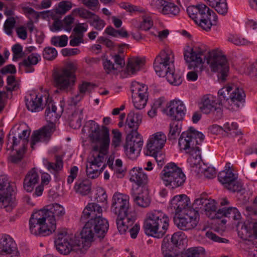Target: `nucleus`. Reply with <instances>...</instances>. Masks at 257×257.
Returning a JSON list of instances; mask_svg holds the SVG:
<instances>
[{"instance_id":"09e8293b","label":"nucleus","mask_w":257,"mask_h":257,"mask_svg":"<svg viewBox=\"0 0 257 257\" xmlns=\"http://www.w3.org/2000/svg\"><path fill=\"white\" fill-rule=\"evenodd\" d=\"M73 7L72 3L70 1H63L58 4L56 9V13L60 15H64Z\"/></svg>"},{"instance_id":"c85d7f7f","label":"nucleus","mask_w":257,"mask_h":257,"mask_svg":"<svg viewBox=\"0 0 257 257\" xmlns=\"http://www.w3.org/2000/svg\"><path fill=\"white\" fill-rule=\"evenodd\" d=\"M138 193H133L134 201L139 206L147 207L149 206L151 200L149 195L148 190L146 187H138Z\"/></svg>"},{"instance_id":"8fccbe9b","label":"nucleus","mask_w":257,"mask_h":257,"mask_svg":"<svg viewBox=\"0 0 257 257\" xmlns=\"http://www.w3.org/2000/svg\"><path fill=\"white\" fill-rule=\"evenodd\" d=\"M72 14L74 16H78L79 17L84 19H90L92 18L93 16H95L94 13L82 8L74 9L72 12Z\"/></svg>"},{"instance_id":"7c9ffc66","label":"nucleus","mask_w":257,"mask_h":257,"mask_svg":"<svg viewBox=\"0 0 257 257\" xmlns=\"http://www.w3.org/2000/svg\"><path fill=\"white\" fill-rule=\"evenodd\" d=\"M216 99L213 95L208 94L201 98L199 103V108L204 113L208 114L214 110H216Z\"/></svg>"},{"instance_id":"423d86ee","label":"nucleus","mask_w":257,"mask_h":257,"mask_svg":"<svg viewBox=\"0 0 257 257\" xmlns=\"http://www.w3.org/2000/svg\"><path fill=\"white\" fill-rule=\"evenodd\" d=\"M168 216L160 210H153L147 214L144 228L148 235L157 238L162 237L169 226Z\"/></svg>"},{"instance_id":"13d9d810","label":"nucleus","mask_w":257,"mask_h":257,"mask_svg":"<svg viewBox=\"0 0 257 257\" xmlns=\"http://www.w3.org/2000/svg\"><path fill=\"white\" fill-rule=\"evenodd\" d=\"M153 25V22L151 18L149 16H144L138 28L142 30L148 31Z\"/></svg>"},{"instance_id":"f704fd0d","label":"nucleus","mask_w":257,"mask_h":257,"mask_svg":"<svg viewBox=\"0 0 257 257\" xmlns=\"http://www.w3.org/2000/svg\"><path fill=\"white\" fill-rule=\"evenodd\" d=\"M216 218L226 217L234 220H238L241 218V214L238 210L234 207L223 208L219 209L215 213Z\"/></svg>"},{"instance_id":"ddd939ff","label":"nucleus","mask_w":257,"mask_h":257,"mask_svg":"<svg viewBox=\"0 0 257 257\" xmlns=\"http://www.w3.org/2000/svg\"><path fill=\"white\" fill-rule=\"evenodd\" d=\"M174 61V55L171 51H161L154 62L157 74L160 77L164 76L169 71L173 70Z\"/></svg>"},{"instance_id":"473e14b6","label":"nucleus","mask_w":257,"mask_h":257,"mask_svg":"<svg viewBox=\"0 0 257 257\" xmlns=\"http://www.w3.org/2000/svg\"><path fill=\"white\" fill-rule=\"evenodd\" d=\"M130 181L134 182L139 186L145 185L148 182V176L142 168L135 167L130 172Z\"/></svg>"},{"instance_id":"0e129e2a","label":"nucleus","mask_w":257,"mask_h":257,"mask_svg":"<svg viewBox=\"0 0 257 257\" xmlns=\"http://www.w3.org/2000/svg\"><path fill=\"white\" fill-rule=\"evenodd\" d=\"M147 155L154 157L159 167H162L164 164L165 156V155L162 153L161 150L157 151V152H156L154 154Z\"/></svg>"},{"instance_id":"2eb2a0df","label":"nucleus","mask_w":257,"mask_h":257,"mask_svg":"<svg viewBox=\"0 0 257 257\" xmlns=\"http://www.w3.org/2000/svg\"><path fill=\"white\" fill-rule=\"evenodd\" d=\"M198 211L191 209L183 213H180L174 218L176 226L181 230H187L195 227L198 222Z\"/></svg>"},{"instance_id":"a211bd4d","label":"nucleus","mask_w":257,"mask_h":257,"mask_svg":"<svg viewBox=\"0 0 257 257\" xmlns=\"http://www.w3.org/2000/svg\"><path fill=\"white\" fill-rule=\"evenodd\" d=\"M131 91L135 107L137 109L144 108L148 99L147 86L137 82H133Z\"/></svg>"},{"instance_id":"f03ea898","label":"nucleus","mask_w":257,"mask_h":257,"mask_svg":"<svg viewBox=\"0 0 257 257\" xmlns=\"http://www.w3.org/2000/svg\"><path fill=\"white\" fill-rule=\"evenodd\" d=\"M102 207L95 203H89L84 208L81 217V220L91 217L88 220L81 233V239L83 241V246L89 248L95 236L103 237L108 229L107 220L100 216Z\"/></svg>"},{"instance_id":"e433bc0d","label":"nucleus","mask_w":257,"mask_h":257,"mask_svg":"<svg viewBox=\"0 0 257 257\" xmlns=\"http://www.w3.org/2000/svg\"><path fill=\"white\" fill-rule=\"evenodd\" d=\"M31 131L30 129L23 130L21 133H19L18 136L13 137V149L18 145L17 140H19V143H22V149H25L28 143V138L30 136Z\"/></svg>"},{"instance_id":"0eeeda50","label":"nucleus","mask_w":257,"mask_h":257,"mask_svg":"<svg viewBox=\"0 0 257 257\" xmlns=\"http://www.w3.org/2000/svg\"><path fill=\"white\" fill-rule=\"evenodd\" d=\"M218 94L219 104L233 111L238 110L245 101L244 90L234 85L223 87L218 91Z\"/></svg>"},{"instance_id":"412c9836","label":"nucleus","mask_w":257,"mask_h":257,"mask_svg":"<svg viewBox=\"0 0 257 257\" xmlns=\"http://www.w3.org/2000/svg\"><path fill=\"white\" fill-rule=\"evenodd\" d=\"M107 153L99 152L97 147L94 148L91 152V155L88 158L86 168L92 170H101L102 172L106 164L104 163L107 158Z\"/></svg>"},{"instance_id":"a19ab883","label":"nucleus","mask_w":257,"mask_h":257,"mask_svg":"<svg viewBox=\"0 0 257 257\" xmlns=\"http://www.w3.org/2000/svg\"><path fill=\"white\" fill-rule=\"evenodd\" d=\"M164 76H166L168 82L172 85L179 86L182 82V76L175 71L174 66L173 70H170Z\"/></svg>"},{"instance_id":"9d476101","label":"nucleus","mask_w":257,"mask_h":257,"mask_svg":"<svg viewBox=\"0 0 257 257\" xmlns=\"http://www.w3.org/2000/svg\"><path fill=\"white\" fill-rule=\"evenodd\" d=\"M160 177L163 184L171 189L182 186L186 180L182 169L174 163L167 164L161 171Z\"/></svg>"},{"instance_id":"ea45409f","label":"nucleus","mask_w":257,"mask_h":257,"mask_svg":"<svg viewBox=\"0 0 257 257\" xmlns=\"http://www.w3.org/2000/svg\"><path fill=\"white\" fill-rule=\"evenodd\" d=\"M74 189L77 193L83 196L86 195L90 192L91 183L88 179L78 181L75 184Z\"/></svg>"},{"instance_id":"3c124183","label":"nucleus","mask_w":257,"mask_h":257,"mask_svg":"<svg viewBox=\"0 0 257 257\" xmlns=\"http://www.w3.org/2000/svg\"><path fill=\"white\" fill-rule=\"evenodd\" d=\"M68 39V37L65 35L53 37L51 39V44L56 47H63L67 45Z\"/></svg>"},{"instance_id":"72a5a7b5","label":"nucleus","mask_w":257,"mask_h":257,"mask_svg":"<svg viewBox=\"0 0 257 257\" xmlns=\"http://www.w3.org/2000/svg\"><path fill=\"white\" fill-rule=\"evenodd\" d=\"M145 59L139 57H132L128 59L126 68L128 74L133 75L139 71L145 64Z\"/></svg>"},{"instance_id":"052dcab7","label":"nucleus","mask_w":257,"mask_h":257,"mask_svg":"<svg viewBox=\"0 0 257 257\" xmlns=\"http://www.w3.org/2000/svg\"><path fill=\"white\" fill-rule=\"evenodd\" d=\"M213 8L219 14L222 15H226L228 11V6L226 0L221 1L219 3H218Z\"/></svg>"},{"instance_id":"2f4dec72","label":"nucleus","mask_w":257,"mask_h":257,"mask_svg":"<svg viewBox=\"0 0 257 257\" xmlns=\"http://www.w3.org/2000/svg\"><path fill=\"white\" fill-rule=\"evenodd\" d=\"M39 180V176L35 168L28 172L24 180V188L28 192L33 191L35 185Z\"/></svg>"},{"instance_id":"69168bd1","label":"nucleus","mask_w":257,"mask_h":257,"mask_svg":"<svg viewBox=\"0 0 257 257\" xmlns=\"http://www.w3.org/2000/svg\"><path fill=\"white\" fill-rule=\"evenodd\" d=\"M184 238V234L182 231H178L174 233L171 238V242L173 244L177 245L180 244L182 240Z\"/></svg>"},{"instance_id":"1a4fd4ad","label":"nucleus","mask_w":257,"mask_h":257,"mask_svg":"<svg viewBox=\"0 0 257 257\" xmlns=\"http://www.w3.org/2000/svg\"><path fill=\"white\" fill-rule=\"evenodd\" d=\"M55 243L57 250L64 255L69 254L73 251L83 252L88 249L83 246V241L81 237L66 231L58 233Z\"/></svg>"},{"instance_id":"864d4df0","label":"nucleus","mask_w":257,"mask_h":257,"mask_svg":"<svg viewBox=\"0 0 257 257\" xmlns=\"http://www.w3.org/2000/svg\"><path fill=\"white\" fill-rule=\"evenodd\" d=\"M200 9H198V5L191 6L187 8V12L189 16L197 24L199 25L198 19H197V12H199ZM203 10H201L202 12ZM205 11V9H204Z\"/></svg>"},{"instance_id":"de8ad7c7","label":"nucleus","mask_w":257,"mask_h":257,"mask_svg":"<svg viewBox=\"0 0 257 257\" xmlns=\"http://www.w3.org/2000/svg\"><path fill=\"white\" fill-rule=\"evenodd\" d=\"M204 249L202 247H193L188 248L181 254V257H199L204 254Z\"/></svg>"},{"instance_id":"f257e3e1","label":"nucleus","mask_w":257,"mask_h":257,"mask_svg":"<svg viewBox=\"0 0 257 257\" xmlns=\"http://www.w3.org/2000/svg\"><path fill=\"white\" fill-rule=\"evenodd\" d=\"M184 59L189 64V69L202 67L206 59L211 71L217 74L218 79L224 82L228 75L229 66L222 51L214 49L209 52L205 45H196L184 53Z\"/></svg>"},{"instance_id":"39448f33","label":"nucleus","mask_w":257,"mask_h":257,"mask_svg":"<svg viewBox=\"0 0 257 257\" xmlns=\"http://www.w3.org/2000/svg\"><path fill=\"white\" fill-rule=\"evenodd\" d=\"M46 106L45 118L47 121L52 123L56 121L60 116L57 112V108L48 95L42 96L34 93L26 98V106L32 112H38L43 109L44 105Z\"/></svg>"},{"instance_id":"20e7f679","label":"nucleus","mask_w":257,"mask_h":257,"mask_svg":"<svg viewBox=\"0 0 257 257\" xmlns=\"http://www.w3.org/2000/svg\"><path fill=\"white\" fill-rule=\"evenodd\" d=\"M142 119L141 114L131 111L127 114L126 120V124L133 130L126 136L124 149L127 156L133 160L139 156L143 145L142 137L137 132Z\"/></svg>"},{"instance_id":"4be33fe9","label":"nucleus","mask_w":257,"mask_h":257,"mask_svg":"<svg viewBox=\"0 0 257 257\" xmlns=\"http://www.w3.org/2000/svg\"><path fill=\"white\" fill-rule=\"evenodd\" d=\"M166 136L162 132H157L150 136L147 145V154H154L161 151L166 142Z\"/></svg>"},{"instance_id":"f3484780","label":"nucleus","mask_w":257,"mask_h":257,"mask_svg":"<svg viewBox=\"0 0 257 257\" xmlns=\"http://www.w3.org/2000/svg\"><path fill=\"white\" fill-rule=\"evenodd\" d=\"M218 180L227 189L231 192H240L243 190L242 184L237 180V175L230 169L220 172Z\"/></svg>"},{"instance_id":"f8f14e48","label":"nucleus","mask_w":257,"mask_h":257,"mask_svg":"<svg viewBox=\"0 0 257 257\" xmlns=\"http://www.w3.org/2000/svg\"><path fill=\"white\" fill-rule=\"evenodd\" d=\"M47 214L39 210L33 213L30 220V230L35 235L46 236L51 234L56 229V226L48 222Z\"/></svg>"},{"instance_id":"dca6fc26","label":"nucleus","mask_w":257,"mask_h":257,"mask_svg":"<svg viewBox=\"0 0 257 257\" xmlns=\"http://www.w3.org/2000/svg\"><path fill=\"white\" fill-rule=\"evenodd\" d=\"M110 210L112 212L119 216H125L126 214L134 213L130 207L129 196L120 193H115L113 194Z\"/></svg>"},{"instance_id":"5fc2aeb1","label":"nucleus","mask_w":257,"mask_h":257,"mask_svg":"<svg viewBox=\"0 0 257 257\" xmlns=\"http://www.w3.org/2000/svg\"><path fill=\"white\" fill-rule=\"evenodd\" d=\"M93 18L92 20L89 22L91 26L93 27L97 30L100 31L102 30L105 25L104 20L101 19L100 17L95 14L93 16Z\"/></svg>"},{"instance_id":"774afa93","label":"nucleus","mask_w":257,"mask_h":257,"mask_svg":"<svg viewBox=\"0 0 257 257\" xmlns=\"http://www.w3.org/2000/svg\"><path fill=\"white\" fill-rule=\"evenodd\" d=\"M94 85L90 82L84 81L78 86L79 91L83 95L87 92H91L93 88Z\"/></svg>"},{"instance_id":"49530a36","label":"nucleus","mask_w":257,"mask_h":257,"mask_svg":"<svg viewBox=\"0 0 257 257\" xmlns=\"http://www.w3.org/2000/svg\"><path fill=\"white\" fill-rule=\"evenodd\" d=\"M173 246L168 240L164 239L162 244V251L164 257H178V254L173 251Z\"/></svg>"},{"instance_id":"e2e57ef3","label":"nucleus","mask_w":257,"mask_h":257,"mask_svg":"<svg viewBox=\"0 0 257 257\" xmlns=\"http://www.w3.org/2000/svg\"><path fill=\"white\" fill-rule=\"evenodd\" d=\"M200 171L207 179H213L216 175V172L214 168L212 167H208L206 168H200Z\"/></svg>"},{"instance_id":"603ef678","label":"nucleus","mask_w":257,"mask_h":257,"mask_svg":"<svg viewBox=\"0 0 257 257\" xmlns=\"http://www.w3.org/2000/svg\"><path fill=\"white\" fill-rule=\"evenodd\" d=\"M43 56L46 60H53L57 57V51L54 48L48 47L44 49Z\"/></svg>"},{"instance_id":"680f3d73","label":"nucleus","mask_w":257,"mask_h":257,"mask_svg":"<svg viewBox=\"0 0 257 257\" xmlns=\"http://www.w3.org/2000/svg\"><path fill=\"white\" fill-rule=\"evenodd\" d=\"M228 40L236 45H246L250 43L247 39L236 35L231 36Z\"/></svg>"},{"instance_id":"b1692460","label":"nucleus","mask_w":257,"mask_h":257,"mask_svg":"<svg viewBox=\"0 0 257 257\" xmlns=\"http://www.w3.org/2000/svg\"><path fill=\"white\" fill-rule=\"evenodd\" d=\"M190 200L188 197L184 194L176 195L171 200V208L175 210L176 215L183 213L191 209H194L189 205Z\"/></svg>"},{"instance_id":"338daca9","label":"nucleus","mask_w":257,"mask_h":257,"mask_svg":"<svg viewBox=\"0 0 257 257\" xmlns=\"http://www.w3.org/2000/svg\"><path fill=\"white\" fill-rule=\"evenodd\" d=\"M103 65L104 69L107 74L118 70L117 68H115L114 64L113 63L112 61L107 59L103 60Z\"/></svg>"},{"instance_id":"c03bdc74","label":"nucleus","mask_w":257,"mask_h":257,"mask_svg":"<svg viewBox=\"0 0 257 257\" xmlns=\"http://www.w3.org/2000/svg\"><path fill=\"white\" fill-rule=\"evenodd\" d=\"M216 205L214 200L207 199L203 211L205 214L211 219L216 218L215 213Z\"/></svg>"},{"instance_id":"6ab92c4d","label":"nucleus","mask_w":257,"mask_h":257,"mask_svg":"<svg viewBox=\"0 0 257 257\" xmlns=\"http://www.w3.org/2000/svg\"><path fill=\"white\" fill-rule=\"evenodd\" d=\"M198 8L200 10L205 9V11L197 12L199 26L203 30L208 31L212 25H216L217 16L213 11L204 4L198 5Z\"/></svg>"},{"instance_id":"7ed1b4c3","label":"nucleus","mask_w":257,"mask_h":257,"mask_svg":"<svg viewBox=\"0 0 257 257\" xmlns=\"http://www.w3.org/2000/svg\"><path fill=\"white\" fill-rule=\"evenodd\" d=\"M204 139V135L193 127L183 132L179 139L180 151L189 156L188 160L192 165H197L201 160L199 146Z\"/></svg>"},{"instance_id":"393cba45","label":"nucleus","mask_w":257,"mask_h":257,"mask_svg":"<svg viewBox=\"0 0 257 257\" xmlns=\"http://www.w3.org/2000/svg\"><path fill=\"white\" fill-rule=\"evenodd\" d=\"M50 125L44 126L42 128L33 132L31 136V147L35 149V145L39 142L48 141L54 131L53 122Z\"/></svg>"},{"instance_id":"4d7b16f0","label":"nucleus","mask_w":257,"mask_h":257,"mask_svg":"<svg viewBox=\"0 0 257 257\" xmlns=\"http://www.w3.org/2000/svg\"><path fill=\"white\" fill-rule=\"evenodd\" d=\"M113 170H114L117 177L121 178L124 176L125 169V168L123 167L122 162L120 159H117L115 160Z\"/></svg>"},{"instance_id":"c756f323","label":"nucleus","mask_w":257,"mask_h":257,"mask_svg":"<svg viewBox=\"0 0 257 257\" xmlns=\"http://www.w3.org/2000/svg\"><path fill=\"white\" fill-rule=\"evenodd\" d=\"M136 219L135 213L126 214L125 216H117L116 223L117 229L121 234L126 232Z\"/></svg>"},{"instance_id":"79ce46f5","label":"nucleus","mask_w":257,"mask_h":257,"mask_svg":"<svg viewBox=\"0 0 257 257\" xmlns=\"http://www.w3.org/2000/svg\"><path fill=\"white\" fill-rule=\"evenodd\" d=\"M83 109H77L71 116L70 119V125L74 129L79 128L83 118Z\"/></svg>"},{"instance_id":"c9c22d12","label":"nucleus","mask_w":257,"mask_h":257,"mask_svg":"<svg viewBox=\"0 0 257 257\" xmlns=\"http://www.w3.org/2000/svg\"><path fill=\"white\" fill-rule=\"evenodd\" d=\"M41 60V56L37 53H32L29 55L28 57L23 60V61L20 63V66H24L26 68L25 71L26 72H32L34 71V69L32 67V66L36 65Z\"/></svg>"},{"instance_id":"6e6552de","label":"nucleus","mask_w":257,"mask_h":257,"mask_svg":"<svg viewBox=\"0 0 257 257\" xmlns=\"http://www.w3.org/2000/svg\"><path fill=\"white\" fill-rule=\"evenodd\" d=\"M75 62H69L66 66L53 73V85L61 91H68L73 88L76 81L77 69Z\"/></svg>"},{"instance_id":"bf43d9fd","label":"nucleus","mask_w":257,"mask_h":257,"mask_svg":"<svg viewBox=\"0 0 257 257\" xmlns=\"http://www.w3.org/2000/svg\"><path fill=\"white\" fill-rule=\"evenodd\" d=\"M207 200V199L204 196L201 195L194 200L193 206L195 208V210L197 209L200 210V211H203Z\"/></svg>"},{"instance_id":"5701e85b","label":"nucleus","mask_w":257,"mask_h":257,"mask_svg":"<svg viewBox=\"0 0 257 257\" xmlns=\"http://www.w3.org/2000/svg\"><path fill=\"white\" fill-rule=\"evenodd\" d=\"M166 111L167 115L172 119L180 121L184 117L186 108L182 101L174 100L170 101Z\"/></svg>"},{"instance_id":"a878e982","label":"nucleus","mask_w":257,"mask_h":257,"mask_svg":"<svg viewBox=\"0 0 257 257\" xmlns=\"http://www.w3.org/2000/svg\"><path fill=\"white\" fill-rule=\"evenodd\" d=\"M237 229L240 237L246 240L253 233H257V222L248 219L243 222H238Z\"/></svg>"},{"instance_id":"9b49d317","label":"nucleus","mask_w":257,"mask_h":257,"mask_svg":"<svg viewBox=\"0 0 257 257\" xmlns=\"http://www.w3.org/2000/svg\"><path fill=\"white\" fill-rule=\"evenodd\" d=\"M87 125L89 128V138L90 140L93 143L99 144V146H93L92 149L97 147L99 152L108 153L110 143L108 129L104 126L100 127L99 125L93 120L88 121Z\"/></svg>"},{"instance_id":"bb28decb","label":"nucleus","mask_w":257,"mask_h":257,"mask_svg":"<svg viewBox=\"0 0 257 257\" xmlns=\"http://www.w3.org/2000/svg\"><path fill=\"white\" fill-rule=\"evenodd\" d=\"M47 214L46 217L48 222L56 226V217L59 218L63 216L65 213V209L63 207L57 203H54L47 205L45 208L41 210Z\"/></svg>"},{"instance_id":"37998d69","label":"nucleus","mask_w":257,"mask_h":257,"mask_svg":"<svg viewBox=\"0 0 257 257\" xmlns=\"http://www.w3.org/2000/svg\"><path fill=\"white\" fill-rule=\"evenodd\" d=\"M181 130V122L178 121H173L170 124L169 132L168 135L169 140H175L179 136Z\"/></svg>"},{"instance_id":"4c0bfd02","label":"nucleus","mask_w":257,"mask_h":257,"mask_svg":"<svg viewBox=\"0 0 257 257\" xmlns=\"http://www.w3.org/2000/svg\"><path fill=\"white\" fill-rule=\"evenodd\" d=\"M180 12V9L178 6L170 1H165L161 14L169 17H175L177 16Z\"/></svg>"},{"instance_id":"a18cd8bd","label":"nucleus","mask_w":257,"mask_h":257,"mask_svg":"<svg viewBox=\"0 0 257 257\" xmlns=\"http://www.w3.org/2000/svg\"><path fill=\"white\" fill-rule=\"evenodd\" d=\"M223 131L233 137L242 135V133L238 130L237 124L235 122H226L223 125Z\"/></svg>"},{"instance_id":"6e6d98bb","label":"nucleus","mask_w":257,"mask_h":257,"mask_svg":"<svg viewBox=\"0 0 257 257\" xmlns=\"http://www.w3.org/2000/svg\"><path fill=\"white\" fill-rule=\"evenodd\" d=\"M16 20L14 17H9L4 25V30L8 35H11L13 32V30L16 24Z\"/></svg>"},{"instance_id":"4468645a","label":"nucleus","mask_w":257,"mask_h":257,"mask_svg":"<svg viewBox=\"0 0 257 257\" xmlns=\"http://www.w3.org/2000/svg\"><path fill=\"white\" fill-rule=\"evenodd\" d=\"M13 189L6 176H0V209L5 208L11 211L15 206Z\"/></svg>"},{"instance_id":"aec40b11","label":"nucleus","mask_w":257,"mask_h":257,"mask_svg":"<svg viewBox=\"0 0 257 257\" xmlns=\"http://www.w3.org/2000/svg\"><path fill=\"white\" fill-rule=\"evenodd\" d=\"M0 257H19L16 243L9 235H0Z\"/></svg>"},{"instance_id":"58836bf2","label":"nucleus","mask_w":257,"mask_h":257,"mask_svg":"<svg viewBox=\"0 0 257 257\" xmlns=\"http://www.w3.org/2000/svg\"><path fill=\"white\" fill-rule=\"evenodd\" d=\"M44 165L51 173L56 175L63 169V162L62 158L60 156H57L54 163L50 162L46 160L44 162Z\"/></svg>"},{"instance_id":"cd10ccee","label":"nucleus","mask_w":257,"mask_h":257,"mask_svg":"<svg viewBox=\"0 0 257 257\" xmlns=\"http://www.w3.org/2000/svg\"><path fill=\"white\" fill-rule=\"evenodd\" d=\"M74 20L72 14L67 15L62 21L56 20L53 23L51 30L55 32L64 30L70 32L74 28Z\"/></svg>"}]
</instances>
